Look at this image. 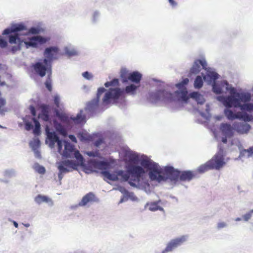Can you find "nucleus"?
<instances>
[{"label": "nucleus", "mask_w": 253, "mask_h": 253, "mask_svg": "<svg viewBox=\"0 0 253 253\" xmlns=\"http://www.w3.org/2000/svg\"><path fill=\"white\" fill-rule=\"evenodd\" d=\"M233 126L234 130L241 134L247 133L251 129V126L246 122H235Z\"/></svg>", "instance_id": "obj_13"}, {"label": "nucleus", "mask_w": 253, "mask_h": 253, "mask_svg": "<svg viewBox=\"0 0 253 253\" xmlns=\"http://www.w3.org/2000/svg\"><path fill=\"white\" fill-rule=\"evenodd\" d=\"M32 67L35 72L41 77H44L46 72L50 74L51 73V64L48 62L45 64L43 62H38L33 65Z\"/></svg>", "instance_id": "obj_7"}, {"label": "nucleus", "mask_w": 253, "mask_h": 253, "mask_svg": "<svg viewBox=\"0 0 253 253\" xmlns=\"http://www.w3.org/2000/svg\"><path fill=\"white\" fill-rule=\"evenodd\" d=\"M106 89L104 87H100L98 89L97 94H96V99L99 100L100 96L105 91Z\"/></svg>", "instance_id": "obj_44"}, {"label": "nucleus", "mask_w": 253, "mask_h": 253, "mask_svg": "<svg viewBox=\"0 0 253 253\" xmlns=\"http://www.w3.org/2000/svg\"><path fill=\"white\" fill-rule=\"evenodd\" d=\"M236 221H239V220H240V218H237L236 219Z\"/></svg>", "instance_id": "obj_61"}, {"label": "nucleus", "mask_w": 253, "mask_h": 253, "mask_svg": "<svg viewBox=\"0 0 253 253\" xmlns=\"http://www.w3.org/2000/svg\"><path fill=\"white\" fill-rule=\"evenodd\" d=\"M77 161H78L77 160ZM81 164L78 162V164L72 160H65L60 162L58 166L59 170L58 178L61 183V181L63 177V173L68 172L73 169H77V166Z\"/></svg>", "instance_id": "obj_4"}, {"label": "nucleus", "mask_w": 253, "mask_h": 253, "mask_svg": "<svg viewBox=\"0 0 253 253\" xmlns=\"http://www.w3.org/2000/svg\"><path fill=\"white\" fill-rule=\"evenodd\" d=\"M169 1L172 6L176 5V2L174 0H169Z\"/></svg>", "instance_id": "obj_57"}, {"label": "nucleus", "mask_w": 253, "mask_h": 253, "mask_svg": "<svg viewBox=\"0 0 253 253\" xmlns=\"http://www.w3.org/2000/svg\"><path fill=\"white\" fill-rule=\"evenodd\" d=\"M30 109L31 113L32 115L33 116H36V110H35V108H34V107L33 106H30Z\"/></svg>", "instance_id": "obj_53"}, {"label": "nucleus", "mask_w": 253, "mask_h": 253, "mask_svg": "<svg viewBox=\"0 0 253 253\" xmlns=\"http://www.w3.org/2000/svg\"><path fill=\"white\" fill-rule=\"evenodd\" d=\"M224 84L226 85V89L228 90V84L227 82H224L222 83L221 84H216L215 82L212 84V90L213 91L217 94H220L222 92V88L221 85Z\"/></svg>", "instance_id": "obj_26"}, {"label": "nucleus", "mask_w": 253, "mask_h": 253, "mask_svg": "<svg viewBox=\"0 0 253 253\" xmlns=\"http://www.w3.org/2000/svg\"><path fill=\"white\" fill-rule=\"evenodd\" d=\"M129 160L132 162L137 161L138 160V156L135 154L130 153L128 155Z\"/></svg>", "instance_id": "obj_46"}, {"label": "nucleus", "mask_w": 253, "mask_h": 253, "mask_svg": "<svg viewBox=\"0 0 253 253\" xmlns=\"http://www.w3.org/2000/svg\"><path fill=\"white\" fill-rule=\"evenodd\" d=\"M54 103L57 108L59 107L60 97L58 95H55L53 97Z\"/></svg>", "instance_id": "obj_45"}, {"label": "nucleus", "mask_w": 253, "mask_h": 253, "mask_svg": "<svg viewBox=\"0 0 253 253\" xmlns=\"http://www.w3.org/2000/svg\"><path fill=\"white\" fill-rule=\"evenodd\" d=\"M200 65L202 66L203 69H206L207 66V62L205 60L197 59L196 60L192 67L191 68L189 72V76L195 75L199 73L201 70Z\"/></svg>", "instance_id": "obj_12"}, {"label": "nucleus", "mask_w": 253, "mask_h": 253, "mask_svg": "<svg viewBox=\"0 0 253 253\" xmlns=\"http://www.w3.org/2000/svg\"><path fill=\"white\" fill-rule=\"evenodd\" d=\"M210 169H212L211 166L208 161L204 165L200 166L198 169V171L201 173H203Z\"/></svg>", "instance_id": "obj_32"}, {"label": "nucleus", "mask_w": 253, "mask_h": 253, "mask_svg": "<svg viewBox=\"0 0 253 253\" xmlns=\"http://www.w3.org/2000/svg\"><path fill=\"white\" fill-rule=\"evenodd\" d=\"M220 128L222 133L226 137H231L233 135L234 126L232 127L230 124L222 123Z\"/></svg>", "instance_id": "obj_16"}, {"label": "nucleus", "mask_w": 253, "mask_h": 253, "mask_svg": "<svg viewBox=\"0 0 253 253\" xmlns=\"http://www.w3.org/2000/svg\"><path fill=\"white\" fill-rule=\"evenodd\" d=\"M224 103L225 106L229 108L234 106V107H240L241 108L242 106L240 99L235 96L231 95L226 97Z\"/></svg>", "instance_id": "obj_14"}, {"label": "nucleus", "mask_w": 253, "mask_h": 253, "mask_svg": "<svg viewBox=\"0 0 253 253\" xmlns=\"http://www.w3.org/2000/svg\"><path fill=\"white\" fill-rule=\"evenodd\" d=\"M45 85L47 89L50 92L52 91L51 79L49 75H48V78L45 82Z\"/></svg>", "instance_id": "obj_39"}, {"label": "nucleus", "mask_w": 253, "mask_h": 253, "mask_svg": "<svg viewBox=\"0 0 253 253\" xmlns=\"http://www.w3.org/2000/svg\"><path fill=\"white\" fill-rule=\"evenodd\" d=\"M238 114L240 116L239 119H243L244 121H250L251 120V117L247 115V113L242 115L241 113L239 112Z\"/></svg>", "instance_id": "obj_41"}, {"label": "nucleus", "mask_w": 253, "mask_h": 253, "mask_svg": "<svg viewBox=\"0 0 253 253\" xmlns=\"http://www.w3.org/2000/svg\"><path fill=\"white\" fill-rule=\"evenodd\" d=\"M186 241V237L182 236L171 240L167 245L164 252H171L178 246L181 245Z\"/></svg>", "instance_id": "obj_9"}, {"label": "nucleus", "mask_w": 253, "mask_h": 253, "mask_svg": "<svg viewBox=\"0 0 253 253\" xmlns=\"http://www.w3.org/2000/svg\"><path fill=\"white\" fill-rule=\"evenodd\" d=\"M119 84V80L117 79H114L110 82H107L105 84V86L108 87L110 86H117Z\"/></svg>", "instance_id": "obj_38"}, {"label": "nucleus", "mask_w": 253, "mask_h": 253, "mask_svg": "<svg viewBox=\"0 0 253 253\" xmlns=\"http://www.w3.org/2000/svg\"><path fill=\"white\" fill-rule=\"evenodd\" d=\"M47 136L50 141V145L53 147L55 143H57L58 151L63 157L65 158L75 157L81 164L84 163V158L78 150H75L74 145L69 142L64 141V150H62V141L60 140L59 137L55 132H50L48 126L45 128Z\"/></svg>", "instance_id": "obj_2"}, {"label": "nucleus", "mask_w": 253, "mask_h": 253, "mask_svg": "<svg viewBox=\"0 0 253 253\" xmlns=\"http://www.w3.org/2000/svg\"><path fill=\"white\" fill-rule=\"evenodd\" d=\"M54 126L56 130L61 135L63 136H66L67 132L66 128L57 122V121H53Z\"/></svg>", "instance_id": "obj_23"}, {"label": "nucleus", "mask_w": 253, "mask_h": 253, "mask_svg": "<svg viewBox=\"0 0 253 253\" xmlns=\"http://www.w3.org/2000/svg\"><path fill=\"white\" fill-rule=\"evenodd\" d=\"M5 100L3 98H0V108L4 106L5 104Z\"/></svg>", "instance_id": "obj_55"}, {"label": "nucleus", "mask_w": 253, "mask_h": 253, "mask_svg": "<svg viewBox=\"0 0 253 253\" xmlns=\"http://www.w3.org/2000/svg\"><path fill=\"white\" fill-rule=\"evenodd\" d=\"M25 226H26V227H28V226H29V225L28 224H26V225H25Z\"/></svg>", "instance_id": "obj_62"}, {"label": "nucleus", "mask_w": 253, "mask_h": 253, "mask_svg": "<svg viewBox=\"0 0 253 253\" xmlns=\"http://www.w3.org/2000/svg\"><path fill=\"white\" fill-rule=\"evenodd\" d=\"M224 149L221 146H218V151L215 155H219V156H223L224 157Z\"/></svg>", "instance_id": "obj_49"}, {"label": "nucleus", "mask_w": 253, "mask_h": 253, "mask_svg": "<svg viewBox=\"0 0 253 253\" xmlns=\"http://www.w3.org/2000/svg\"><path fill=\"white\" fill-rule=\"evenodd\" d=\"M86 153L89 157H95L97 156V152H96L90 151V152H87Z\"/></svg>", "instance_id": "obj_52"}, {"label": "nucleus", "mask_w": 253, "mask_h": 253, "mask_svg": "<svg viewBox=\"0 0 253 253\" xmlns=\"http://www.w3.org/2000/svg\"><path fill=\"white\" fill-rule=\"evenodd\" d=\"M35 201L39 204H41L42 203H48L51 202V199H50L48 197L42 195H38L36 196L35 198Z\"/></svg>", "instance_id": "obj_28"}, {"label": "nucleus", "mask_w": 253, "mask_h": 253, "mask_svg": "<svg viewBox=\"0 0 253 253\" xmlns=\"http://www.w3.org/2000/svg\"><path fill=\"white\" fill-rule=\"evenodd\" d=\"M230 93L231 94L235 95L236 97H237L240 99V102H248L251 100V95L249 93H239L235 91V89L233 87H231L230 89Z\"/></svg>", "instance_id": "obj_18"}, {"label": "nucleus", "mask_w": 253, "mask_h": 253, "mask_svg": "<svg viewBox=\"0 0 253 253\" xmlns=\"http://www.w3.org/2000/svg\"><path fill=\"white\" fill-rule=\"evenodd\" d=\"M39 33V30L34 27L30 28L28 30L25 26L22 24H14L11 26L10 28L5 29L3 33V35H9L13 33L9 36V42L10 44H17L15 46L11 47V51L13 53L20 50L21 45L23 42V41L19 38L20 35H26L29 33L36 34Z\"/></svg>", "instance_id": "obj_3"}, {"label": "nucleus", "mask_w": 253, "mask_h": 253, "mask_svg": "<svg viewBox=\"0 0 253 253\" xmlns=\"http://www.w3.org/2000/svg\"><path fill=\"white\" fill-rule=\"evenodd\" d=\"M208 76L211 79L215 81L218 78V75L215 72H210L208 74Z\"/></svg>", "instance_id": "obj_42"}, {"label": "nucleus", "mask_w": 253, "mask_h": 253, "mask_svg": "<svg viewBox=\"0 0 253 253\" xmlns=\"http://www.w3.org/2000/svg\"><path fill=\"white\" fill-rule=\"evenodd\" d=\"M147 205L148 207V209L151 211H156L161 209L157 202L151 203L147 204Z\"/></svg>", "instance_id": "obj_35"}, {"label": "nucleus", "mask_w": 253, "mask_h": 253, "mask_svg": "<svg viewBox=\"0 0 253 253\" xmlns=\"http://www.w3.org/2000/svg\"><path fill=\"white\" fill-rule=\"evenodd\" d=\"M99 101L98 99L95 98L88 102L85 108L86 110H88L89 112H93L98 107Z\"/></svg>", "instance_id": "obj_24"}, {"label": "nucleus", "mask_w": 253, "mask_h": 253, "mask_svg": "<svg viewBox=\"0 0 253 253\" xmlns=\"http://www.w3.org/2000/svg\"><path fill=\"white\" fill-rule=\"evenodd\" d=\"M194 176V174L191 171H180L179 180L180 181H190Z\"/></svg>", "instance_id": "obj_22"}, {"label": "nucleus", "mask_w": 253, "mask_h": 253, "mask_svg": "<svg viewBox=\"0 0 253 253\" xmlns=\"http://www.w3.org/2000/svg\"><path fill=\"white\" fill-rule=\"evenodd\" d=\"M208 162L212 169H219L225 164L224 161L223 156H219V155H215Z\"/></svg>", "instance_id": "obj_10"}, {"label": "nucleus", "mask_w": 253, "mask_h": 253, "mask_svg": "<svg viewBox=\"0 0 253 253\" xmlns=\"http://www.w3.org/2000/svg\"><path fill=\"white\" fill-rule=\"evenodd\" d=\"M246 151L249 153L250 156L253 155V146L250 147L249 149L246 150Z\"/></svg>", "instance_id": "obj_56"}, {"label": "nucleus", "mask_w": 253, "mask_h": 253, "mask_svg": "<svg viewBox=\"0 0 253 253\" xmlns=\"http://www.w3.org/2000/svg\"><path fill=\"white\" fill-rule=\"evenodd\" d=\"M194 87L196 88H201L203 85V80L200 76H198L194 81Z\"/></svg>", "instance_id": "obj_30"}, {"label": "nucleus", "mask_w": 253, "mask_h": 253, "mask_svg": "<svg viewBox=\"0 0 253 253\" xmlns=\"http://www.w3.org/2000/svg\"><path fill=\"white\" fill-rule=\"evenodd\" d=\"M224 114L229 120H233L235 119L239 118L240 116L238 113L235 114L232 111L229 109H225Z\"/></svg>", "instance_id": "obj_29"}, {"label": "nucleus", "mask_w": 253, "mask_h": 253, "mask_svg": "<svg viewBox=\"0 0 253 253\" xmlns=\"http://www.w3.org/2000/svg\"><path fill=\"white\" fill-rule=\"evenodd\" d=\"M142 78V75L137 71H134L129 73L128 81L135 83L139 84Z\"/></svg>", "instance_id": "obj_21"}, {"label": "nucleus", "mask_w": 253, "mask_h": 253, "mask_svg": "<svg viewBox=\"0 0 253 253\" xmlns=\"http://www.w3.org/2000/svg\"><path fill=\"white\" fill-rule=\"evenodd\" d=\"M140 164L142 167L128 165L126 166V171L119 170L116 173H110L104 170L101 173L105 178L112 181L119 179L128 181L130 185L133 187L137 186V184L139 183L141 177L145 174L144 168L149 170V176L151 180L160 182L168 179L175 182L179 180L180 171L174 169L172 167H166L163 170L157 163L148 158L142 159Z\"/></svg>", "instance_id": "obj_1"}, {"label": "nucleus", "mask_w": 253, "mask_h": 253, "mask_svg": "<svg viewBox=\"0 0 253 253\" xmlns=\"http://www.w3.org/2000/svg\"><path fill=\"white\" fill-rule=\"evenodd\" d=\"M7 45V42L6 41H5L4 40H3V39H2L0 37V46L1 47H5Z\"/></svg>", "instance_id": "obj_48"}, {"label": "nucleus", "mask_w": 253, "mask_h": 253, "mask_svg": "<svg viewBox=\"0 0 253 253\" xmlns=\"http://www.w3.org/2000/svg\"><path fill=\"white\" fill-rule=\"evenodd\" d=\"M47 42V39L40 36L33 37L29 39V41L24 42L26 47H37L38 45H41Z\"/></svg>", "instance_id": "obj_11"}, {"label": "nucleus", "mask_w": 253, "mask_h": 253, "mask_svg": "<svg viewBox=\"0 0 253 253\" xmlns=\"http://www.w3.org/2000/svg\"><path fill=\"white\" fill-rule=\"evenodd\" d=\"M253 213V209L250 211L249 212L247 213L243 216V219L245 221H248L249 219L251 218L252 215Z\"/></svg>", "instance_id": "obj_43"}, {"label": "nucleus", "mask_w": 253, "mask_h": 253, "mask_svg": "<svg viewBox=\"0 0 253 253\" xmlns=\"http://www.w3.org/2000/svg\"><path fill=\"white\" fill-rule=\"evenodd\" d=\"M222 142L223 143H226L227 142V138H226V137H223L222 138Z\"/></svg>", "instance_id": "obj_59"}, {"label": "nucleus", "mask_w": 253, "mask_h": 253, "mask_svg": "<svg viewBox=\"0 0 253 253\" xmlns=\"http://www.w3.org/2000/svg\"><path fill=\"white\" fill-rule=\"evenodd\" d=\"M89 165L91 167L100 170H106L110 167V164L108 162L104 161L91 160L89 162Z\"/></svg>", "instance_id": "obj_15"}, {"label": "nucleus", "mask_w": 253, "mask_h": 253, "mask_svg": "<svg viewBox=\"0 0 253 253\" xmlns=\"http://www.w3.org/2000/svg\"><path fill=\"white\" fill-rule=\"evenodd\" d=\"M83 76L87 80H90L92 78V76L87 71L84 72L83 73Z\"/></svg>", "instance_id": "obj_47"}, {"label": "nucleus", "mask_w": 253, "mask_h": 253, "mask_svg": "<svg viewBox=\"0 0 253 253\" xmlns=\"http://www.w3.org/2000/svg\"><path fill=\"white\" fill-rule=\"evenodd\" d=\"M179 91L175 92L179 100L187 102L190 98V94H188V91L186 87L183 89H179Z\"/></svg>", "instance_id": "obj_19"}, {"label": "nucleus", "mask_w": 253, "mask_h": 253, "mask_svg": "<svg viewBox=\"0 0 253 253\" xmlns=\"http://www.w3.org/2000/svg\"><path fill=\"white\" fill-rule=\"evenodd\" d=\"M13 224H14V226H15V227H16V228H17V227H18V223H17L16 222L14 221V222H13Z\"/></svg>", "instance_id": "obj_60"}, {"label": "nucleus", "mask_w": 253, "mask_h": 253, "mask_svg": "<svg viewBox=\"0 0 253 253\" xmlns=\"http://www.w3.org/2000/svg\"><path fill=\"white\" fill-rule=\"evenodd\" d=\"M189 83V79L188 78H185L183 79L181 82L176 84V86L178 89H183L184 87H186L185 85H187Z\"/></svg>", "instance_id": "obj_36"}, {"label": "nucleus", "mask_w": 253, "mask_h": 253, "mask_svg": "<svg viewBox=\"0 0 253 253\" xmlns=\"http://www.w3.org/2000/svg\"><path fill=\"white\" fill-rule=\"evenodd\" d=\"M33 126L32 124L30 122H26L25 123V128L27 130H30L33 128Z\"/></svg>", "instance_id": "obj_50"}, {"label": "nucleus", "mask_w": 253, "mask_h": 253, "mask_svg": "<svg viewBox=\"0 0 253 253\" xmlns=\"http://www.w3.org/2000/svg\"><path fill=\"white\" fill-rule=\"evenodd\" d=\"M190 97L192 98L195 99L199 104H203L205 100L203 95L198 93V92L193 91L190 93Z\"/></svg>", "instance_id": "obj_27"}, {"label": "nucleus", "mask_w": 253, "mask_h": 253, "mask_svg": "<svg viewBox=\"0 0 253 253\" xmlns=\"http://www.w3.org/2000/svg\"><path fill=\"white\" fill-rule=\"evenodd\" d=\"M95 201V196L92 192H89L83 197L80 203V205L85 206L88 203Z\"/></svg>", "instance_id": "obj_20"}, {"label": "nucleus", "mask_w": 253, "mask_h": 253, "mask_svg": "<svg viewBox=\"0 0 253 253\" xmlns=\"http://www.w3.org/2000/svg\"><path fill=\"white\" fill-rule=\"evenodd\" d=\"M35 169L40 174H44L45 172V169L43 166L38 165L35 167Z\"/></svg>", "instance_id": "obj_40"}, {"label": "nucleus", "mask_w": 253, "mask_h": 253, "mask_svg": "<svg viewBox=\"0 0 253 253\" xmlns=\"http://www.w3.org/2000/svg\"><path fill=\"white\" fill-rule=\"evenodd\" d=\"M242 110H246L248 111H253V104L248 103L242 105L241 106Z\"/></svg>", "instance_id": "obj_37"}, {"label": "nucleus", "mask_w": 253, "mask_h": 253, "mask_svg": "<svg viewBox=\"0 0 253 253\" xmlns=\"http://www.w3.org/2000/svg\"><path fill=\"white\" fill-rule=\"evenodd\" d=\"M138 86L134 84H131L130 85H127L125 88V91L127 93L134 94L135 90H136Z\"/></svg>", "instance_id": "obj_33"}, {"label": "nucleus", "mask_w": 253, "mask_h": 253, "mask_svg": "<svg viewBox=\"0 0 253 253\" xmlns=\"http://www.w3.org/2000/svg\"><path fill=\"white\" fill-rule=\"evenodd\" d=\"M129 75V73L126 70H123L121 71L120 76L123 83H127L128 81Z\"/></svg>", "instance_id": "obj_31"}, {"label": "nucleus", "mask_w": 253, "mask_h": 253, "mask_svg": "<svg viewBox=\"0 0 253 253\" xmlns=\"http://www.w3.org/2000/svg\"><path fill=\"white\" fill-rule=\"evenodd\" d=\"M164 91L158 90L149 94V99L153 102H156L161 99V96L164 95Z\"/></svg>", "instance_id": "obj_25"}, {"label": "nucleus", "mask_w": 253, "mask_h": 253, "mask_svg": "<svg viewBox=\"0 0 253 253\" xmlns=\"http://www.w3.org/2000/svg\"><path fill=\"white\" fill-rule=\"evenodd\" d=\"M226 224L225 222H219L217 224V227L218 229H220L223 227H225L226 226Z\"/></svg>", "instance_id": "obj_54"}, {"label": "nucleus", "mask_w": 253, "mask_h": 253, "mask_svg": "<svg viewBox=\"0 0 253 253\" xmlns=\"http://www.w3.org/2000/svg\"><path fill=\"white\" fill-rule=\"evenodd\" d=\"M69 138L73 141H76V138L75 136L73 135H70Z\"/></svg>", "instance_id": "obj_58"}, {"label": "nucleus", "mask_w": 253, "mask_h": 253, "mask_svg": "<svg viewBox=\"0 0 253 253\" xmlns=\"http://www.w3.org/2000/svg\"><path fill=\"white\" fill-rule=\"evenodd\" d=\"M34 124H35V128L34 129V133L35 134H39L40 132L41 129V125L39 121L35 118H33L32 119Z\"/></svg>", "instance_id": "obj_34"}, {"label": "nucleus", "mask_w": 253, "mask_h": 253, "mask_svg": "<svg viewBox=\"0 0 253 253\" xmlns=\"http://www.w3.org/2000/svg\"><path fill=\"white\" fill-rule=\"evenodd\" d=\"M103 143V140L102 138H99L94 142V145L96 147L99 146L102 143Z\"/></svg>", "instance_id": "obj_51"}, {"label": "nucleus", "mask_w": 253, "mask_h": 253, "mask_svg": "<svg viewBox=\"0 0 253 253\" xmlns=\"http://www.w3.org/2000/svg\"><path fill=\"white\" fill-rule=\"evenodd\" d=\"M82 113L83 111L81 110L80 113L77 115L76 117H69L65 113L56 110V116L61 122L67 125H69L72 121L76 123L83 122L85 119V117L82 115Z\"/></svg>", "instance_id": "obj_5"}, {"label": "nucleus", "mask_w": 253, "mask_h": 253, "mask_svg": "<svg viewBox=\"0 0 253 253\" xmlns=\"http://www.w3.org/2000/svg\"><path fill=\"white\" fill-rule=\"evenodd\" d=\"M41 109V113L39 115V117L41 118L43 121H48L49 119V111L50 106L46 104H42L40 106Z\"/></svg>", "instance_id": "obj_17"}, {"label": "nucleus", "mask_w": 253, "mask_h": 253, "mask_svg": "<svg viewBox=\"0 0 253 253\" xmlns=\"http://www.w3.org/2000/svg\"><path fill=\"white\" fill-rule=\"evenodd\" d=\"M123 91L120 88H110L109 90L106 92L103 98V103L105 104H108L110 103V100H117L122 95Z\"/></svg>", "instance_id": "obj_8"}, {"label": "nucleus", "mask_w": 253, "mask_h": 253, "mask_svg": "<svg viewBox=\"0 0 253 253\" xmlns=\"http://www.w3.org/2000/svg\"><path fill=\"white\" fill-rule=\"evenodd\" d=\"M59 51V48L56 46L46 48L43 53L45 57L43 60V63L47 64L48 62L51 64V62L53 60L57 59Z\"/></svg>", "instance_id": "obj_6"}]
</instances>
